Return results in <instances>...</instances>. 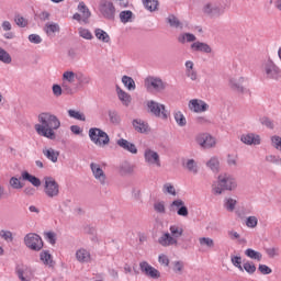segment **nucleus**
Here are the masks:
<instances>
[{
    "label": "nucleus",
    "instance_id": "obj_62",
    "mask_svg": "<svg viewBox=\"0 0 281 281\" xmlns=\"http://www.w3.org/2000/svg\"><path fill=\"white\" fill-rule=\"evenodd\" d=\"M259 271L262 273V276H269V273H272L273 270L269 268L267 265H259Z\"/></svg>",
    "mask_w": 281,
    "mask_h": 281
},
{
    "label": "nucleus",
    "instance_id": "obj_18",
    "mask_svg": "<svg viewBox=\"0 0 281 281\" xmlns=\"http://www.w3.org/2000/svg\"><path fill=\"white\" fill-rule=\"evenodd\" d=\"M240 142L247 146H260V135L255 133L243 134Z\"/></svg>",
    "mask_w": 281,
    "mask_h": 281
},
{
    "label": "nucleus",
    "instance_id": "obj_57",
    "mask_svg": "<svg viewBox=\"0 0 281 281\" xmlns=\"http://www.w3.org/2000/svg\"><path fill=\"white\" fill-rule=\"evenodd\" d=\"M167 21L171 27H181V22H179V19H177L175 15H169Z\"/></svg>",
    "mask_w": 281,
    "mask_h": 281
},
{
    "label": "nucleus",
    "instance_id": "obj_42",
    "mask_svg": "<svg viewBox=\"0 0 281 281\" xmlns=\"http://www.w3.org/2000/svg\"><path fill=\"white\" fill-rule=\"evenodd\" d=\"M184 167L189 172H192V175H196L199 172V167L196 166V161L194 159H189L186 161Z\"/></svg>",
    "mask_w": 281,
    "mask_h": 281
},
{
    "label": "nucleus",
    "instance_id": "obj_30",
    "mask_svg": "<svg viewBox=\"0 0 281 281\" xmlns=\"http://www.w3.org/2000/svg\"><path fill=\"white\" fill-rule=\"evenodd\" d=\"M78 78V74L74 72V71H65L63 74V82L69 83V85H74V82H76Z\"/></svg>",
    "mask_w": 281,
    "mask_h": 281
},
{
    "label": "nucleus",
    "instance_id": "obj_2",
    "mask_svg": "<svg viewBox=\"0 0 281 281\" xmlns=\"http://www.w3.org/2000/svg\"><path fill=\"white\" fill-rule=\"evenodd\" d=\"M170 233L162 234L158 243L161 247H172L179 245V238L183 236V226L181 224H173L169 227Z\"/></svg>",
    "mask_w": 281,
    "mask_h": 281
},
{
    "label": "nucleus",
    "instance_id": "obj_8",
    "mask_svg": "<svg viewBox=\"0 0 281 281\" xmlns=\"http://www.w3.org/2000/svg\"><path fill=\"white\" fill-rule=\"evenodd\" d=\"M99 12L102 14L103 19L113 21L115 19V4L111 0H101L99 2Z\"/></svg>",
    "mask_w": 281,
    "mask_h": 281
},
{
    "label": "nucleus",
    "instance_id": "obj_19",
    "mask_svg": "<svg viewBox=\"0 0 281 281\" xmlns=\"http://www.w3.org/2000/svg\"><path fill=\"white\" fill-rule=\"evenodd\" d=\"M203 13L211 19H216V16H221V8L212 2H209L203 7Z\"/></svg>",
    "mask_w": 281,
    "mask_h": 281
},
{
    "label": "nucleus",
    "instance_id": "obj_53",
    "mask_svg": "<svg viewBox=\"0 0 281 281\" xmlns=\"http://www.w3.org/2000/svg\"><path fill=\"white\" fill-rule=\"evenodd\" d=\"M11 188H13V190H21V188H23V184L21 183V180H19V178L16 177H12L9 181Z\"/></svg>",
    "mask_w": 281,
    "mask_h": 281
},
{
    "label": "nucleus",
    "instance_id": "obj_17",
    "mask_svg": "<svg viewBox=\"0 0 281 281\" xmlns=\"http://www.w3.org/2000/svg\"><path fill=\"white\" fill-rule=\"evenodd\" d=\"M139 267H140V271L145 273V276H147L148 278H153L154 280L161 278V273H159V270L155 269L147 261L140 262Z\"/></svg>",
    "mask_w": 281,
    "mask_h": 281
},
{
    "label": "nucleus",
    "instance_id": "obj_48",
    "mask_svg": "<svg viewBox=\"0 0 281 281\" xmlns=\"http://www.w3.org/2000/svg\"><path fill=\"white\" fill-rule=\"evenodd\" d=\"M154 210L157 214H166V202L157 201L154 203Z\"/></svg>",
    "mask_w": 281,
    "mask_h": 281
},
{
    "label": "nucleus",
    "instance_id": "obj_22",
    "mask_svg": "<svg viewBox=\"0 0 281 281\" xmlns=\"http://www.w3.org/2000/svg\"><path fill=\"white\" fill-rule=\"evenodd\" d=\"M116 93H117V98L122 102L123 106L131 105V102L133 99L131 98V94H128V92L122 90V88H120V87H116Z\"/></svg>",
    "mask_w": 281,
    "mask_h": 281
},
{
    "label": "nucleus",
    "instance_id": "obj_35",
    "mask_svg": "<svg viewBox=\"0 0 281 281\" xmlns=\"http://www.w3.org/2000/svg\"><path fill=\"white\" fill-rule=\"evenodd\" d=\"M245 256H247L248 258H251V260H257L258 262L262 260V254L251 248L246 249Z\"/></svg>",
    "mask_w": 281,
    "mask_h": 281
},
{
    "label": "nucleus",
    "instance_id": "obj_3",
    "mask_svg": "<svg viewBox=\"0 0 281 281\" xmlns=\"http://www.w3.org/2000/svg\"><path fill=\"white\" fill-rule=\"evenodd\" d=\"M238 184L236 183V179H234V177L227 175V173H223L220 175L217 178V181L214 182L212 184V192L213 194H223V192H225V190H236V187Z\"/></svg>",
    "mask_w": 281,
    "mask_h": 281
},
{
    "label": "nucleus",
    "instance_id": "obj_14",
    "mask_svg": "<svg viewBox=\"0 0 281 281\" xmlns=\"http://www.w3.org/2000/svg\"><path fill=\"white\" fill-rule=\"evenodd\" d=\"M170 212H177L178 216H182L183 218H188L190 212L188 211V206H186V202L181 199L173 200L169 206Z\"/></svg>",
    "mask_w": 281,
    "mask_h": 281
},
{
    "label": "nucleus",
    "instance_id": "obj_59",
    "mask_svg": "<svg viewBox=\"0 0 281 281\" xmlns=\"http://www.w3.org/2000/svg\"><path fill=\"white\" fill-rule=\"evenodd\" d=\"M77 80H78L79 85H89V82H90L89 77H87L82 74H77Z\"/></svg>",
    "mask_w": 281,
    "mask_h": 281
},
{
    "label": "nucleus",
    "instance_id": "obj_63",
    "mask_svg": "<svg viewBox=\"0 0 281 281\" xmlns=\"http://www.w3.org/2000/svg\"><path fill=\"white\" fill-rule=\"evenodd\" d=\"M109 116L112 124H120V116L117 112H110Z\"/></svg>",
    "mask_w": 281,
    "mask_h": 281
},
{
    "label": "nucleus",
    "instance_id": "obj_64",
    "mask_svg": "<svg viewBox=\"0 0 281 281\" xmlns=\"http://www.w3.org/2000/svg\"><path fill=\"white\" fill-rule=\"evenodd\" d=\"M173 271H175V273H181V271H183V262L182 261H176L173 263Z\"/></svg>",
    "mask_w": 281,
    "mask_h": 281
},
{
    "label": "nucleus",
    "instance_id": "obj_6",
    "mask_svg": "<svg viewBox=\"0 0 281 281\" xmlns=\"http://www.w3.org/2000/svg\"><path fill=\"white\" fill-rule=\"evenodd\" d=\"M147 109L151 115L155 117H160V120H168V111L166 110V105L157 102V101H147Z\"/></svg>",
    "mask_w": 281,
    "mask_h": 281
},
{
    "label": "nucleus",
    "instance_id": "obj_12",
    "mask_svg": "<svg viewBox=\"0 0 281 281\" xmlns=\"http://www.w3.org/2000/svg\"><path fill=\"white\" fill-rule=\"evenodd\" d=\"M144 159L147 166H156V168H161V157L159 156V153L150 148H146L144 151Z\"/></svg>",
    "mask_w": 281,
    "mask_h": 281
},
{
    "label": "nucleus",
    "instance_id": "obj_16",
    "mask_svg": "<svg viewBox=\"0 0 281 281\" xmlns=\"http://www.w3.org/2000/svg\"><path fill=\"white\" fill-rule=\"evenodd\" d=\"M245 77L243 76H233L229 78L228 87L236 91L237 93H245Z\"/></svg>",
    "mask_w": 281,
    "mask_h": 281
},
{
    "label": "nucleus",
    "instance_id": "obj_21",
    "mask_svg": "<svg viewBox=\"0 0 281 281\" xmlns=\"http://www.w3.org/2000/svg\"><path fill=\"white\" fill-rule=\"evenodd\" d=\"M116 144L120 148H123V150H127V153H131L132 155H137V146H135V144L124 138L116 140Z\"/></svg>",
    "mask_w": 281,
    "mask_h": 281
},
{
    "label": "nucleus",
    "instance_id": "obj_13",
    "mask_svg": "<svg viewBox=\"0 0 281 281\" xmlns=\"http://www.w3.org/2000/svg\"><path fill=\"white\" fill-rule=\"evenodd\" d=\"M195 140L201 148H214L216 146V138L207 133L198 134Z\"/></svg>",
    "mask_w": 281,
    "mask_h": 281
},
{
    "label": "nucleus",
    "instance_id": "obj_15",
    "mask_svg": "<svg viewBox=\"0 0 281 281\" xmlns=\"http://www.w3.org/2000/svg\"><path fill=\"white\" fill-rule=\"evenodd\" d=\"M188 108L192 113H205V111L210 110V105L200 99L190 100Z\"/></svg>",
    "mask_w": 281,
    "mask_h": 281
},
{
    "label": "nucleus",
    "instance_id": "obj_45",
    "mask_svg": "<svg viewBox=\"0 0 281 281\" xmlns=\"http://www.w3.org/2000/svg\"><path fill=\"white\" fill-rule=\"evenodd\" d=\"M207 168H210L213 172H218V168L221 166V162L218 161V158L213 157L206 162Z\"/></svg>",
    "mask_w": 281,
    "mask_h": 281
},
{
    "label": "nucleus",
    "instance_id": "obj_56",
    "mask_svg": "<svg viewBox=\"0 0 281 281\" xmlns=\"http://www.w3.org/2000/svg\"><path fill=\"white\" fill-rule=\"evenodd\" d=\"M271 144L273 146V148H276L277 150H280L281 153V137L280 136H272L271 137Z\"/></svg>",
    "mask_w": 281,
    "mask_h": 281
},
{
    "label": "nucleus",
    "instance_id": "obj_44",
    "mask_svg": "<svg viewBox=\"0 0 281 281\" xmlns=\"http://www.w3.org/2000/svg\"><path fill=\"white\" fill-rule=\"evenodd\" d=\"M162 192L164 194H170L171 196H177V189H175V186L170 182H167L162 186Z\"/></svg>",
    "mask_w": 281,
    "mask_h": 281
},
{
    "label": "nucleus",
    "instance_id": "obj_32",
    "mask_svg": "<svg viewBox=\"0 0 281 281\" xmlns=\"http://www.w3.org/2000/svg\"><path fill=\"white\" fill-rule=\"evenodd\" d=\"M133 172H135V165H132L130 162H124L121 165V168H120L121 175L123 176L133 175Z\"/></svg>",
    "mask_w": 281,
    "mask_h": 281
},
{
    "label": "nucleus",
    "instance_id": "obj_27",
    "mask_svg": "<svg viewBox=\"0 0 281 281\" xmlns=\"http://www.w3.org/2000/svg\"><path fill=\"white\" fill-rule=\"evenodd\" d=\"M133 126L137 133H148L149 131L148 123L142 120H134Z\"/></svg>",
    "mask_w": 281,
    "mask_h": 281
},
{
    "label": "nucleus",
    "instance_id": "obj_61",
    "mask_svg": "<svg viewBox=\"0 0 281 281\" xmlns=\"http://www.w3.org/2000/svg\"><path fill=\"white\" fill-rule=\"evenodd\" d=\"M63 87H60V85H53V94L56 98H60V95H63Z\"/></svg>",
    "mask_w": 281,
    "mask_h": 281
},
{
    "label": "nucleus",
    "instance_id": "obj_52",
    "mask_svg": "<svg viewBox=\"0 0 281 281\" xmlns=\"http://www.w3.org/2000/svg\"><path fill=\"white\" fill-rule=\"evenodd\" d=\"M14 23L19 26V27H27V19L23 18L22 15L18 14L14 18Z\"/></svg>",
    "mask_w": 281,
    "mask_h": 281
},
{
    "label": "nucleus",
    "instance_id": "obj_40",
    "mask_svg": "<svg viewBox=\"0 0 281 281\" xmlns=\"http://www.w3.org/2000/svg\"><path fill=\"white\" fill-rule=\"evenodd\" d=\"M122 82H123L124 87H126V89H128V91H135V80H133V78H131L128 76H123Z\"/></svg>",
    "mask_w": 281,
    "mask_h": 281
},
{
    "label": "nucleus",
    "instance_id": "obj_51",
    "mask_svg": "<svg viewBox=\"0 0 281 281\" xmlns=\"http://www.w3.org/2000/svg\"><path fill=\"white\" fill-rule=\"evenodd\" d=\"M0 238H3L7 243H12L14 240L12 232L5 229L0 231Z\"/></svg>",
    "mask_w": 281,
    "mask_h": 281
},
{
    "label": "nucleus",
    "instance_id": "obj_28",
    "mask_svg": "<svg viewBox=\"0 0 281 281\" xmlns=\"http://www.w3.org/2000/svg\"><path fill=\"white\" fill-rule=\"evenodd\" d=\"M94 36L98 38V41H101L102 43H110L111 41V36H109V33H106L102 29H95Z\"/></svg>",
    "mask_w": 281,
    "mask_h": 281
},
{
    "label": "nucleus",
    "instance_id": "obj_10",
    "mask_svg": "<svg viewBox=\"0 0 281 281\" xmlns=\"http://www.w3.org/2000/svg\"><path fill=\"white\" fill-rule=\"evenodd\" d=\"M90 169L92 172V177H94L95 181L100 183V186H106L109 178L106 177V172L102 169V166L98 162H91Z\"/></svg>",
    "mask_w": 281,
    "mask_h": 281
},
{
    "label": "nucleus",
    "instance_id": "obj_24",
    "mask_svg": "<svg viewBox=\"0 0 281 281\" xmlns=\"http://www.w3.org/2000/svg\"><path fill=\"white\" fill-rule=\"evenodd\" d=\"M43 155L48 158L53 164L58 162V157H60V151L54 148H44Z\"/></svg>",
    "mask_w": 281,
    "mask_h": 281
},
{
    "label": "nucleus",
    "instance_id": "obj_36",
    "mask_svg": "<svg viewBox=\"0 0 281 281\" xmlns=\"http://www.w3.org/2000/svg\"><path fill=\"white\" fill-rule=\"evenodd\" d=\"M179 43H194L196 41V36L192 33H183L178 37Z\"/></svg>",
    "mask_w": 281,
    "mask_h": 281
},
{
    "label": "nucleus",
    "instance_id": "obj_33",
    "mask_svg": "<svg viewBox=\"0 0 281 281\" xmlns=\"http://www.w3.org/2000/svg\"><path fill=\"white\" fill-rule=\"evenodd\" d=\"M173 117L178 126H186V124H188V120H186V115H183L182 111H175Z\"/></svg>",
    "mask_w": 281,
    "mask_h": 281
},
{
    "label": "nucleus",
    "instance_id": "obj_37",
    "mask_svg": "<svg viewBox=\"0 0 281 281\" xmlns=\"http://www.w3.org/2000/svg\"><path fill=\"white\" fill-rule=\"evenodd\" d=\"M237 203L238 201H236V199L227 198L225 199L224 207L227 210V212H234V210H236Z\"/></svg>",
    "mask_w": 281,
    "mask_h": 281
},
{
    "label": "nucleus",
    "instance_id": "obj_50",
    "mask_svg": "<svg viewBox=\"0 0 281 281\" xmlns=\"http://www.w3.org/2000/svg\"><path fill=\"white\" fill-rule=\"evenodd\" d=\"M133 19V11H122L120 13L121 23H128Z\"/></svg>",
    "mask_w": 281,
    "mask_h": 281
},
{
    "label": "nucleus",
    "instance_id": "obj_20",
    "mask_svg": "<svg viewBox=\"0 0 281 281\" xmlns=\"http://www.w3.org/2000/svg\"><path fill=\"white\" fill-rule=\"evenodd\" d=\"M76 260H78L81 265H87L91 262V251L86 248H79L76 250Z\"/></svg>",
    "mask_w": 281,
    "mask_h": 281
},
{
    "label": "nucleus",
    "instance_id": "obj_60",
    "mask_svg": "<svg viewBox=\"0 0 281 281\" xmlns=\"http://www.w3.org/2000/svg\"><path fill=\"white\" fill-rule=\"evenodd\" d=\"M45 238L48 243H50V245H56V234L55 233H52V232L45 233Z\"/></svg>",
    "mask_w": 281,
    "mask_h": 281
},
{
    "label": "nucleus",
    "instance_id": "obj_54",
    "mask_svg": "<svg viewBox=\"0 0 281 281\" xmlns=\"http://www.w3.org/2000/svg\"><path fill=\"white\" fill-rule=\"evenodd\" d=\"M61 89L66 95H74V88L71 87V83L63 81Z\"/></svg>",
    "mask_w": 281,
    "mask_h": 281
},
{
    "label": "nucleus",
    "instance_id": "obj_1",
    "mask_svg": "<svg viewBox=\"0 0 281 281\" xmlns=\"http://www.w3.org/2000/svg\"><path fill=\"white\" fill-rule=\"evenodd\" d=\"M38 123L34 125V130L41 137L46 139H56V132L60 128V120L57 115L49 112H42L37 116Z\"/></svg>",
    "mask_w": 281,
    "mask_h": 281
},
{
    "label": "nucleus",
    "instance_id": "obj_41",
    "mask_svg": "<svg viewBox=\"0 0 281 281\" xmlns=\"http://www.w3.org/2000/svg\"><path fill=\"white\" fill-rule=\"evenodd\" d=\"M32 272L27 268H22L18 270V277L21 281H30Z\"/></svg>",
    "mask_w": 281,
    "mask_h": 281
},
{
    "label": "nucleus",
    "instance_id": "obj_43",
    "mask_svg": "<svg viewBox=\"0 0 281 281\" xmlns=\"http://www.w3.org/2000/svg\"><path fill=\"white\" fill-rule=\"evenodd\" d=\"M0 61L4 65H10L12 63V56L5 49L0 47Z\"/></svg>",
    "mask_w": 281,
    "mask_h": 281
},
{
    "label": "nucleus",
    "instance_id": "obj_29",
    "mask_svg": "<svg viewBox=\"0 0 281 281\" xmlns=\"http://www.w3.org/2000/svg\"><path fill=\"white\" fill-rule=\"evenodd\" d=\"M40 260L43 261V265H46V267H53L54 265V259L52 258V254L47 250H43L40 254Z\"/></svg>",
    "mask_w": 281,
    "mask_h": 281
},
{
    "label": "nucleus",
    "instance_id": "obj_4",
    "mask_svg": "<svg viewBox=\"0 0 281 281\" xmlns=\"http://www.w3.org/2000/svg\"><path fill=\"white\" fill-rule=\"evenodd\" d=\"M44 194L47 199H57V196H60V184L55 178H44Z\"/></svg>",
    "mask_w": 281,
    "mask_h": 281
},
{
    "label": "nucleus",
    "instance_id": "obj_5",
    "mask_svg": "<svg viewBox=\"0 0 281 281\" xmlns=\"http://www.w3.org/2000/svg\"><path fill=\"white\" fill-rule=\"evenodd\" d=\"M89 137L95 146H108V144L111 142V138H109V134L106 132L98 128V127H92L89 130Z\"/></svg>",
    "mask_w": 281,
    "mask_h": 281
},
{
    "label": "nucleus",
    "instance_id": "obj_58",
    "mask_svg": "<svg viewBox=\"0 0 281 281\" xmlns=\"http://www.w3.org/2000/svg\"><path fill=\"white\" fill-rule=\"evenodd\" d=\"M30 43H33L34 45H41L43 43V38L38 34H31L29 35Z\"/></svg>",
    "mask_w": 281,
    "mask_h": 281
},
{
    "label": "nucleus",
    "instance_id": "obj_26",
    "mask_svg": "<svg viewBox=\"0 0 281 281\" xmlns=\"http://www.w3.org/2000/svg\"><path fill=\"white\" fill-rule=\"evenodd\" d=\"M22 179L24 181H29L35 188H41V179L36 178L33 175H30V172H27V171L22 172Z\"/></svg>",
    "mask_w": 281,
    "mask_h": 281
},
{
    "label": "nucleus",
    "instance_id": "obj_55",
    "mask_svg": "<svg viewBox=\"0 0 281 281\" xmlns=\"http://www.w3.org/2000/svg\"><path fill=\"white\" fill-rule=\"evenodd\" d=\"M245 271H247V273H256V265H254V262L251 261H246L244 263V268Z\"/></svg>",
    "mask_w": 281,
    "mask_h": 281
},
{
    "label": "nucleus",
    "instance_id": "obj_7",
    "mask_svg": "<svg viewBox=\"0 0 281 281\" xmlns=\"http://www.w3.org/2000/svg\"><path fill=\"white\" fill-rule=\"evenodd\" d=\"M24 245L32 251H41L43 249V239L36 233H29L24 236Z\"/></svg>",
    "mask_w": 281,
    "mask_h": 281
},
{
    "label": "nucleus",
    "instance_id": "obj_31",
    "mask_svg": "<svg viewBox=\"0 0 281 281\" xmlns=\"http://www.w3.org/2000/svg\"><path fill=\"white\" fill-rule=\"evenodd\" d=\"M78 10L81 13L83 23H87V19L91 16V11H89V8H87V4H85V2H80L78 4Z\"/></svg>",
    "mask_w": 281,
    "mask_h": 281
},
{
    "label": "nucleus",
    "instance_id": "obj_9",
    "mask_svg": "<svg viewBox=\"0 0 281 281\" xmlns=\"http://www.w3.org/2000/svg\"><path fill=\"white\" fill-rule=\"evenodd\" d=\"M145 87L147 91H156L157 93L166 90L168 83L164 82L160 78L157 77H148L145 79Z\"/></svg>",
    "mask_w": 281,
    "mask_h": 281
},
{
    "label": "nucleus",
    "instance_id": "obj_11",
    "mask_svg": "<svg viewBox=\"0 0 281 281\" xmlns=\"http://www.w3.org/2000/svg\"><path fill=\"white\" fill-rule=\"evenodd\" d=\"M263 71L266 74V78L268 80H280L281 78V69L273 61H267L263 64Z\"/></svg>",
    "mask_w": 281,
    "mask_h": 281
},
{
    "label": "nucleus",
    "instance_id": "obj_34",
    "mask_svg": "<svg viewBox=\"0 0 281 281\" xmlns=\"http://www.w3.org/2000/svg\"><path fill=\"white\" fill-rule=\"evenodd\" d=\"M143 4L149 12H156L157 8H159V0H143Z\"/></svg>",
    "mask_w": 281,
    "mask_h": 281
},
{
    "label": "nucleus",
    "instance_id": "obj_49",
    "mask_svg": "<svg viewBox=\"0 0 281 281\" xmlns=\"http://www.w3.org/2000/svg\"><path fill=\"white\" fill-rule=\"evenodd\" d=\"M231 261L234 265V267L239 269V271H244V269H243V258L240 256H232Z\"/></svg>",
    "mask_w": 281,
    "mask_h": 281
},
{
    "label": "nucleus",
    "instance_id": "obj_47",
    "mask_svg": "<svg viewBox=\"0 0 281 281\" xmlns=\"http://www.w3.org/2000/svg\"><path fill=\"white\" fill-rule=\"evenodd\" d=\"M246 227H249V229H256L258 227V217L257 216H248L246 218Z\"/></svg>",
    "mask_w": 281,
    "mask_h": 281
},
{
    "label": "nucleus",
    "instance_id": "obj_23",
    "mask_svg": "<svg viewBox=\"0 0 281 281\" xmlns=\"http://www.w3.org/2000/svg\"><path fill=\"white\" fill-rule=\"evenodd\" d=\"M44 32L47 36H50V38H54V36L60 32V25H58V23L48 22L44 26Z\"/></svg>",
    "mask_w": 281,
    "mask_h": 281
},
{
    "label": "nucleus",
    "instance_id": "obj_46",
    "mask_svg": "<svg viewBox=\"0 0 281 281\" xmlns=\"http://www.w3.org/2000/svg\"><path fill=\"white\" fill-rule=\"evenodd\" d=\"M199 243L201 247H207V249H214V239L210 237H200Z\"/></svg>",
    "mask_w": 281,
    "mask_h": 281
},
{
    "label": "nucleus",
    "instance_id": "obj_39",
    "mask_svg": "<svg viewBox=\"0 0 281 281\" xmlns=\"http://www.w3.org/2000/svg\"><path fill=\"white\" fill-rule=\"evenodd\" d=\"M78 34L81 38H85V41H93V33H91L89 29L79 27Z\"/></svg>",
    "mask_w": 281,
    "mask_h": 281
},
{
    "label": "nucleus",
    "instance_id": "obj_25",
    "mask_svg": "<svg viewBox=\"0 0 281 281\" xmlns=\"http://www.w3.org/2000/svg\"><path fill=\"white\" fill-rule=\"evenodd\" d=\"M193 52H203V54H212V47L203 42H195L191 45Z\"/></svg>",
    "mask_w": 281,
    "mask_h": 281
},
{
    "label": "nucleus",
    "instance_id": "obj_38",
    "mask_svg": "<svg viewBox=\"0 0 281 281\" xmlns=\"http://www.w3.org/2000/svg\"><path fill=\"white\" fill-rule=\"evenodd\" d=\"M68 115L69 117H72V120H79V122H85L87 120L85 113L77 110H68Z\"/></svg>",
    "mask_w": 281,
    "mask_h": 281
}]
</instances>
